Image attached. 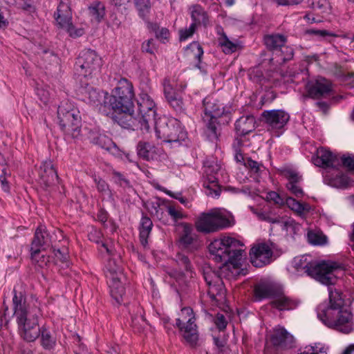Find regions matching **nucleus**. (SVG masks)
<instances>
[{
    "mask_svg": "<svg viewBox=\"0 0 354 354\" xmlns=\"http://www.w3.org/2000/svg\"><path fill=\"white\" fill-rule=\"evenodd\" d=\"M13 316L15 318L18 333L26 342H34L40 335L39 317L41 315L40 303L34 297L26 298L25 289L21 283L13 289Z\"/></svg>",
    "mask_w": 354,
    "mask_h": 354,
    "instance_id": "1",
    "label": "nucleus"
},
{
    "mask_svg": "<svg viewBox=\"0 0 354 354\" xmlns=\"http://www.w3.org/2000/svg\"><path fill=\"white\" fill-rule=\"evenodd\" d=\"M328 299L317 307V316L327 328L348 334L354 330V317L341 292L328 288Z\"/></svg>",
    "mask_w": 354,
    "mask_h": 354,
    "instance_id": "2",
    "label": "nucleus"
},
{
    "mask_svg": "<svg viewBox=\"0 0 354 354\" xmlns=\"http://www.w3.org/2000/svg\"><path fill=\"white\" fill-rule=\"evenodd\" d=\"M214 261L221 263V274L224 277L237 275L245 258L243 243L230 236H221L212 241L209 246Z\"/></svg>",
    "mask_w": 354,
    "mask_h": 354,
    "instance_id": "3",
    "label": "nucleus"
},
{
    "mask_svg": "<svg viewBox=\"0 0 354 354\" xmlns=\"http://www.w3.org/2000/svg\"><path fill=\"white\" fill-rule=\"evenodd\" d=\"M292 266L298 272L304 271L308 276L322 284H333L342 270L337 263L325 261H313L309 255L295 257Z\"/></svg>",
    "mask_w": 354,
    "mask_h": 354,
    "instance_id": "4",
    "label": "nucleus"
},
{
    "mask_svg": "<svg viewBox=\"0 0 354 354\" xmlns=\"http://www.w3.org/2000/svg\"><path fill=\"white\" fill-rule=\"evenodd\" d=\"M134 97L132 84L125 78H121L118 82L116 87L109 95L108 101H104V105L100 108L103 114L115 118V113H127L132 111Z\"/></svg>",
    "mask_w": 354,
    "mask_h": 354,
    "instance_id": "5",
    "label": "nucleus"
},
{
    "mask_svg": "<svg viewBox=\"0 0 354 354\" xmlns=\"http://www.w3.org/2000/svg\"><path fill=\"white\" fill-rule=\"evenodd\" d=\"M138 104V113L134 116L131 111L126 116L128 122L127 127L133 130L140 129L148 131L149 123L154 122L157 118L156 106L151 96L145 92L140 94Z\"/></svg>",
    "mask_w": 354,
    "mask_h": 354,
    "instance_id": "6",
    "label": "nucleus"
},
{
    "mask_svg": "<svg viewBox=\"0 0 354 354\" xmlns=\"http://www.w3.org/2000/svg\"><path fill=\"white\" fill-rule=\"evenodd\" d=\"M254 297L257 301L269 298L272 307L279 310H290L295 308L298 303L286 296L281 290L276 289L272 285L262 283L254 288Z\"/></svg>",
    "mask_w": 354,
    "mask_h": 354,
    "instance_id": "7",
    "label": "nucleus"
},
{
    "mask_svg": "<svg viewBox=\"0 0 354 354\" xmlns=\"http://www.w3.org/2000/svg\"><path fill=\"white\" fill-rule=\"evenodd\" d=\"M232 225L228 212L219 208L202 213L196 221V228L198 232L210 233Z\"/></svg>",
    "mask_w": 354,
    "mask_h": 354,
    "instance_id": "8",
    "label": "nucleus"
},
{
    "mask_svg": "<svg viewBox=\"0 0 354 354\" xmlns=\"http://www.w3.org/2000/svg\"><path fill=\"white\" fill-rule=\"evenodd\" d=\"M57 119L63 131L77 137L80 131L81 117L77 108L71 102H63L58 107Z\"/></svg>",
    "mask_w": 354,
    "mask_h": 354,
    "instance_id": "9",
    "label": "nucleus"
},
{
    "mask_svg": "<svg viewBox=\"0 0 354 354\" xmlns=\"http://www.w3.org/2000/svg\"><path fill=\"white\" fill-rule=\"evenodd\" d=\"M153 123L157 138L163 142H180L185 140L187 137L185 131L176 119L162 117L158 118Z\"/></svg>",
    "mask_w": 354,
    "mask_h": 354,
    "instance_id": "10",
    "label": "nucleus"
},
{
    "mask_svg": "<svg viewBox=\"0 0 354 354\" xmlns=\"http://www.w3.org/2000/svg\"><path fill=\"white\" fill-rule=\"evenodd\" d=\"M104 273L107 279L111 297L118 304H120L124 294L123 281L125 279V277L122 273L121 267L117 263L115 259H109L105 266Z\"/></svg>",
    "mask_w": 354,
    "mask_h": 354,
    "instance_id": "11",
    "label": "nucleus"
},
{
    "mask_svg": "<svg viewBox=\"0 0 354 354\" xmlns=\"http://www.w3.org/2000/svg\"><path fill=\"white\" fill-rule=\"evenodd\" d=\"M203 105V120L206 127L205 133L209 139L214 140L218 138L216 120L223 115L225 109L223 104L212 97L205 98Z\"/></svg>",
    "mask_w": 354,
    "mask_h": 354,
    "instance_id": "12",
    "label": "nucleus"
},
{
    "mask_svg": "<svg viewBox=\"0 0 354 354\" xmlns=\"http://www.w3.org/2000/svg\"><path fill=\"white\" fill-rule=\"evenodd\" d=\"M203 167L206 176V181L204 183L206 194L214 198L218 197L221 190L218 182L223 173L221 162L214 157L208 158L204 162Z\"/></svg>",
    "mask_w": 354,
    "mask_h": 354,
    "instance_id": "13",
    "label": "nucleus"
},
{
    "mask_svg": "<svg viewBox=\"0 0 354 354\" xmlns=\"http://www.w3.org/2000/svg\"><path fill=\"white\" fill-rule=\"evenodd\" d=\"M195 315L189 307L183 308L176 319V326L185 339L190 344H195L198 339L197 326L195 324Z\"/></svg>",
    "mask_w": 354,
    "mask_h": 354,
    "instance_id": "14",
    "label": "nucleus"
},
{
    "mask_svg": "<svg viewBox=\"0 0 354 354\" xmlns=\"http://www.w3.org/2000/svg\"><path fill=\"white\" fill-rule=\"evenodd\" d=\"M261 116L268 131L274 137H279L284 133L290 119L289 114L281 109L266 110Z\"/></svg>",
    "mask_w": 354,
    "mask_h": 354,
    "instance_id": "15",
    "label": "nucleus"
},
{
    "mask_svg": "<svg viewBox=\"0 0 354 354\" xmlns=\"http://www.w3.org/2000/svg\"><path fill=\"white\" fill-rule=\"evenodd\" d=\"M76 66L81 69L82 75L85 77H92L100 72L102 59L95 51L86 49L80 53Z\"/></svg>",
    "mask_w": 354,
    "mask_h": 354,
    "instance_id": "16",
    "label": "nucleus"
},
{
    "mask_svg": "<svg viewBox=\"0 0 354 354\" xmlns=\"http://www.w3.org/2000/svg\"><path fill=\"white\" fill-rule=\"evenodd\" d=\"M203 275L208 286L207 294L209 298L218 304H223L225 301L226 290L221 277L211 268L205 270Z\"/></svg>",
    "mask_w": 354,
    "mask_h": 354,
    "instance_id": "17",
    "label": "nucleus"
},
{
    "mask_svg": "<svg viewBox=\"0 0 354 354\" xmlns=\"http://www.w3.org/2000/svg\"><path fill=\"white\" fill-rule=\"evenodd\" d=\"M273 252L270 245L266 243H257L250 251L251 263L255 267H262L272 261Z\"/></svg>",
    "mask_w": 354,
    "mask_h": 354,
    "instance_id": "18",
    "label": "nucleus"
},
{
    "mask_svg": "<svg viewBox=\"0 0 354 354\" xmlns=\"http://www.w3.org/2000/svg\"><path fill=\"white\" fill-rule=\"evenodd\" d=\"M322 176L324 183L333 187L347 189L354 186V180L347 174L340 172L338 167L324 171Z\"/></svg>",
    "mask_w": 354,
    "mask_h": 354,
    "instance_id": "19",
    "label": "nucleus"
},
{
    "mask_svg": "<svg viewBox=\"0 0 354 354\" xmlns=\"http://www.w3.org/2000/svg\"><path fill=\"white\" fill-rule=\"evenodd\" d=\"M164 93L167 102L176 111H181L183 109V103L181 97L176 93L177 91H183L185 87L186 84L180 83L177 84L174 80H165L163 84Z\"/></svg>",
    "mask_w": 354,
    "mask_h": 354,
    "instance_id": "20",
    "label": "nucleus"
},
{
    "mask_svg": "<svg viewBox=\"0 0 354 354\" xmlns=\"http://www.w3.org/2000/svg\"><path fill=\"white\" fill-rule=\"evenodd\" d=\"M178 245L180 248L193 250L196 249L200 243L198 236L194 232L192 226L187 223L178 225Z\"/></svg>",
    "mask_w": 354,
    "mask_h": 354,
    "instance_id": "21",
    "label": "nucleus"
},
{
    "mask_svg": "<svg viewBox=\"0 0 354 354\" xmlns=\"http://www.w3.org/2000/svg\"><path fill=\"white\" fill-rule=\"evenodd\" d=\"M313 162L316 166L322 167L324 171H329L332 168L340 167L339 156L325 147L317 149L316 156L313 158Z\"/></svg>",
    "mask_w": 354,
    "mask_h": 354,
    "instance_id": "22",
    "label": "nucleus"
},
{
    "mask_svg": "<svg viewBox=\"0 0 354 354\" xmlns=\"http://www.w3.org/2000/svg\"><path fill=\"white\" fill-rule=\"evenodd\" d=\"M48 234L46 231V227L43 225L39 226L35 231L34 239L31 243L30 257L33 261L39 263L40 266H43L44 263H40L37 259V256L39 254L40 250H44V246L48 244Z\"/></svg>",
    "mask_w": 354,
    "mask_h": 354,
    "instance_id": "23",
    "label": "nucleus"
},
{
    "mask_svg": "<svg viewBox=\"0 0 354 354\" xmlns=\"http://www.w3.org/2000/svg\"><path fill=\"white\" fill-rule=\"evenodd\" d=\"M38 174V182L44 188L54 184L58 178L50 160H46L41 162Z\"/></svg>",
    "mask_w": 354,
    "mask_h": 354,
    "instance_id": "24",
    "label": "nucleus"
},
{
    "mask_svg": "<svg viewBox=\"0 0 354 354\" xmlns=\"http://www.w3.org/2000/svg\"><path fill=\"white\" fill-rule=\"evenodd\" d=\"M272 344L277 347L286 348L290 347L293 342V337L283 327H275L270 337Z\"/></svg>",
    "mask_w": 354,
    "mask_h": 354,
    "instance_id": "25",
    "label": "nucleus"
},
{
    "mask_svg": "<svg viewBox=\"0 0 354 354\" xmlns=\"http://www.w3.org/2000/svg\"><path fill=\"white\" fill-rule=\"evenodd\" d=\"M259 217L263 220L278 224L287 234L290 236L297 234L301 229V225L290 218L281 220L273 219L269 216H266L263 214H259Z\"/></svg>",
    "mask_w": 354,
    "mask_h": 354,
    "instance_id": "26",
    "label": "nucleus"
},
{
    "mask_svg": "<svg viewBox=\"0 0 354 354\" xmlns=\"http://www.w3.org/2000/svg\"><path fill=\"white\" fill-rule=\"evenodd\" d=\"M331 83L324 78L318 79L314 84H308L309 95L314 98H319L328 95L331 91Z\"/></svg>",
    "mask_w": 354,
    "mask_h": 354,
    "instance_id": "27",
    "label": "nucleus"
},
{
    "mask_svg": "<svg viewBox=\"0 0 354 354\" xmlns=\"http://www.w3.org/2000/svg\"><path fill=\"white\" fill-rule=\"evenodd\" d=\"M57 24L62 28L68 26L72 20V13L68 3L61 1L54 14Z\"/></svg>",
    "mask_w": 354,
    "mask_h": 354,
    "instance_id": "28",
    "label": "nucleus"
},
{
    "mask_svg": "<svg viewBox=\"0 0 354 354\" xmlns=\"http://www.w3.org/2000/svg\"><path fill=\"white\" fill-rule=\"evenodd\" d=\"M284 176L288 180L286 185L288 189L297 197L302 196L304 192L299 185L301 180V176L299 174L295 171L289 169L284 171Z\"/></svg>",
    "mask_w": 354,
    "mask_h": 354,
    "instance_id": "29",
    "label": "nucleus"
},
{
    "mask_svg": "<svg viewBox=\"0 0 354 354\" xmlns=\"http://www.w3.org/2000/svg\"><path fill=\"white\" fill-rule=\"evenodd\" d=\"M236 133L239 136L246 135L255 129V118L252 115H243L235 123Z\"/></svg>",
    "mask_w": 354,
    "mask_h": 354,
    "instance_id": "30",
    "label": "nucleus"
},
{
    "mask_svg": "<svg viewBox=\"0 0 354 354\" xmlns=\"http://www.w3.org/2000/svg\"><path fill=\"white\" fill-rule=\"evenodd\" d=\"M137 153L142 158L149 160L157 158L158 149L148 142H140L137 147Z\"/></svg>",
    "mask_w": 354,
    "mask_h": 354,
    "instance_id": "31",
    "label": "nucleus"
},
{
    "mask_svg": "<svg viewBox=\"0 0 354 354\" xmlns=\"http://www.w3.org/2000/svg\"><path fill=\"white\" fill-rule=\"evenodd\" d=\"M285 203L297 215L302 218L311 210V206L308 203H300L292 197L286 198Z\"/></svg>",
    "mask_w": 354,
    "mask_h": 354,
    "instance_id": "32",
    "label": "nucleus"
},
{
    "mask_svg": "<svg viewBox=\"0 0 354 354\" xmlns=\"http://www.w3.org/2000/svg\"><path fill=\"white\" fill-rule=\"evenodd\" d=\"M192 23L195 26L207 23V16L204 9L200 5H193L189 8Z\"/></svg>",
    "mask_w": 354,
    "mask_h": 354,
    "instance_id": "33",
    "label": "nucleus"
},
{
    "mask_svg": "<svg viewBox=\"0 0 354 354\" xmlns=\"http://www.w3.org/2000/svg\"><path fill=\"white\" fill-rule=\"evenodd\" d=\"M108 97L109 94L107 93L98 91L95 88H91L88 90V98L89 102L94 106H100V111L101 106L104 105V101H108Z\"/></svg>",
    "mask_w": 354,
    "mask_h": 354,
    "instance_id": "34",
    "label": "nucleus"
},
{
    "mask_svg": "<svg viewBox=\"0 0 354 354\" xmlns=\"http://www.w3.org/2000/svg\"><path fill=\"white\" fill-rule=\"evenodd\" d=\"M152 225V221L149 217L143 216L142 218L140 227V240L144 247L147 245V239L151 232Z\"/></svg>",
    "mask_w": 354,
    "mask_h": 354,
    "instance_id": "35",
    "label": "nucleus"
},
{
    "mask_svg": "<svg viewBox=\"0 0 354 354\" xmlns=\"http://www.w3.org/2000/svg\"><path fill=\"white\" fill-rule=\"evenodd\" d=\"M266 46L271 50H277L283 47L286 42V38L281 35H271L264 37Z\"/></svg>",
    "mask_w": 354,
    "mask_h": 354,
    "instance_id": "36",
    "label": "nucleus"
},
{
    "mask_svg": "<svg viewBox=\"0 0 354 354\" xmlns=\"http://www.w3.org/2000/svg\"><path fill=\"white\" fill-rule=\"evenodd\" d=\"M94 181L96 184L97 189L101 193L104 200L113 201V196L111 190L108 184L102 178L95 176Z\"/></svg>",
    "mask_w": 354,
    "mask_h": 354,
    "instance_id": "37",
    "label": "nucleus"
},
{
    "mask_svg": "<svg viewBox=\"0 0 354 354\" xmlns=\"http://www.w3.org/2000/svg\"><path fill=\"white\" fill-rule=\"evenodd\" d=\"M309 243L313 245H324L327 242V237L319 230H309L307 233Z\"/></svg>",
    "mask_w": 354,
    "mask_h": 354,
    "instance_id": "38",
    "label": "nucleus"
},
{
    "mask_svg": "<svg viewBox=\"0 0 354 354\" xmlns=\"http://www.w3.org/2000/svg\"><path fill=\"white\" fill-rule=\"evenodd\" d=\"M135 4L138 11L139 16L144 20L148 19L149 14L151 10L150 0H134Z\"/></svg>",
    "mask_w": 354,
    "mask_h": 354,
    "instance_id": "39",
    "label": "nucleus"
},
{
    "mask_svg": "<svg viewBox=\"0 0 354 354\" xmlns=\"http://www.w3.org/2000/svg\"><path fill=\"white\" fill-rule=\"evenodd\" d=\"M164 201L158 200L155 202L149 203L147 207L150 214L158 219L163 218L164 209L162 205Z\"/></svg>",
    "mask_w": 354,
    "mask_h": 354,
    "instance_id": "40",
    "label": "nucleus"
},
{
    "mask_svg": "<svg viewBox=\"0 0 354 354\" xmlns=\"http://www.w3.org/2000/svg\"><path fill=\"white\" fill-rule=\"evenodd\" d=\"M89 14L92 19L99 22L104 17L105 15L104 6L101 3H95L88 8Z\"/></svg>",
    "mask_w": 354,
    "mask_h": 354,
    "instance_id": "41",
    "label": "nucleus"
},
{
    "mask_svg": "<svg viewBox=\"0 0 354 354\" xmlns=\"http://www.w3.org/2000/svg\"><path fill=\"white\" fill-rule=\"evenodd\" d=\"M218 44L226 54L232 53L236 49V44L230 41L225 33H222L218 38Z\"/></svg>",
    "mask_w": 354,
    "mask_h": 354,
    "instance_id": "42",
    "label": "nucleus"
},
{
    "mask_svg": "<svg viewBox=\"0 0 354 354\" xmlns=\"http://www.w3.org/2000/svg\"><path fill=\"white\" fill-rule=\"evenodd\" d=\"M95 144L98 145L102 149L109 151H113L116 149L115 145L112 142L111 138L104 136L100 135L95 141Z\"/></svg>",
    "mask_w": 354,
    "mask_h": 354,
    "instance_id": "43",
    "label": "nucleus"
},
{
    "mask_svg": "<svg viewBox=\"0 0 354 354\" xmlns=\"http://www.w3.org/2000/svg\"><path fill=\"white\" fill-rule=\"evenodd\" d=\"M41 342L45 349L50 350L55 345V339L50 335L46 329L41 330Z\"/></svg>",
    "mask_w": 354,
    "mask_h": 354,
    "instance_id": "44",
    "label": "nucleus"
},
{
    "mask_svg": "<svg viewBox=\"0 0 354 354\" xmlns=\"http://www.w3.org/2000/svg\"><path fill=\"white\" fill-rule=\"evenodd\" d=\"M176 261L178 263L183 267L185 269V273H184V275L187 277H193V272L192 271V266L189 263V261L188 258L181 254H178L177 255Z\"/></svg>",
    "mask_w": 354,
    "mask_h": 354,
    "instance_id": "45",
    "label": "nucleus"
},
{
    "mask_svg": "<svg viewBox=\"0 0 354 354\" xmlns=\"http://www.w3.org/2000/svg\"><path fill=\"white\" fill-rule=\"evenodd\" d=\"M312 7L320 13H329L330 6L328 0H312Z\"/></svg>",
    "mask_w": 354,
    "mask_h": 354,
    "instance_id": "46",
    "label": "nucleus"
},
{
    "mask_svg": "<svg viewBox=\"0 0 354 354\" xmlns=\"http://www.w3.org/2000/svg\"><path fill=\"white\" fill-rule=\"evenodd\" d=\"M187 54L190 53L191 55L193 56L196 59L201 62V59L203 55V50L200 44L197 42L192 43L187 47Z\"/></svg>",
    "mask_w": 354,
    "mask_h": 354,
    "instance_id": "47",
    "label": "nucleus"
},
{
    "mask_svg": "<svg viewBox=\"0 0 354 354\" xmlns=\"http://www.w3.org/2000/svg\"><path fill=\"white\" fill-rule=\"evenodd\" d=\"M153 30L156 34V38L160 40L162 42L165 43L169 40L170 33L167 28L163 27H156L155 25L153 28Z\"/></svg>",
    "mask_w": 354,
    "mask_h": 354,
    "instance_id": "48",
    "label": "nucleus"
},
{
    "mask_svg": "<svg viewBox=\"0 0 354 354\" xmlns=\"http://www.w3.org/2000/svg\"><path fill=\"white\" fill-rule=\"evenodd\" d=\"M241 145V140L240 139H236L235 142L233 144V148L234 149L235 155L234 158L237 162L241 163L244 165V162H246L247 159H245L241 153L240 146Z\"/></svg>",
    "mask_w": 354,
    "mask_h": 354,
    "instance_id": "49",
    "label": "nucleus"
},
{
    "mask_svg": "<svg viewBox=\"0 0 354 354\" xmlns=\"http://www.w3.org/2000/svg\"><path fill=\"white\" fill-rule=\"evenodd\" d=\"M167 212L169 216L174 220L177 221L186 217V215L182 211V209L176 208L174 205L167 206Z\"/></svg>",
    "mask_w": 354,
    "mask_h": 354,
    "instance_id": "50",
    "label": "nucleus"
},
{
    "mask_svg": "<svg viewBox=\"0 0 354 354\" xmlns=\"http://www.w3.org/2000/svg\"><path fill=\"white\" fill-rule=\"evenodd\" d=\"M340 160V166L343 165L350 171L354 172V156L353 155H343L339 156Z\"/></svg>",
    "mask_w": 354,
    "mask_h": 354,
    "instance_id": "51",
    "label": "nucleus"
},
{
    "mask_svg": "<svg viewBox=\"0 0 354 354\" xmlns=\"http://www.w3.org/2000/svg\"><path fill=\"white\" fill-rule=\"evenodd\" d=\"M196 29L194 24H191L189 28L179 30V38L180 41H185L191 37Z\"/></svg>",
    "mask_w": 354,
    "mask_h": 354,
    "instance_id": "52",
    "label": "nucleus"
},
{
    "mask_svg": "<svg viewBox=\"0 0 354 354\" xmlns=\"http://www.w3.org/2000/svg\"><path fill=\"white\" fill-rule=\"evenodd\" d=\"M64 28L66 30L69 35L72 37H78L84 33L83 28H75L72 23H71L68 26H66Z\"/></svg>",
    "mask_w": 354,
    "mask_h": 354,
    "instance_id": "53",
    "label": "nucleus"
},
{
    "mask_svg": "<svg viewBox=\"0 0 354 354\" xmlns=\"http://www.w3.org/2000/svg\"><path fill=\"white\" fill-rule=\"evenodd\" d=\"M3 315L0 317V329L3 324H6L10 318V315L8 309V306L6 305L5 301L3 303Z\"/></svg>",
    "mask_w": 354,
    "mask_h": 354,
    "instance_id": "54",
    "label": "nucleus"
},
{
    "mask_svg": "<svg viewBox=\"0 0 354 354\" xmlns=\"http://www.w3.org/2000/svg\"><path fill=\"white\" fill-rule=\"evenodd\" d=\"M99 245V250L101 252H106L108 255L111 257L115 256V249L112 245H109L106 243H103L102 241L97 243Z\"/></svg>",
    "mask_w": 354,
    "mask_h": 354,
    "instance_id": "55",
    "label": "nucleus"
},
{
    "mask_svg": "<svg viewBox=\"0 0 354 354\" xmlns=\"http://www.w3.org/2000/svg\"><path fill=\"white\" fill-rule=\"evenodd\" d=\"M36 93L41 100V101H42L44 103H46L49 100V91L43 87H37L36 89Z\"/></svg>",
    "mask_w": 354,
    "mask_h": 354,
    "instance_id": "56",
    "label": "nucleus"
},
{
    "mask_svg": "<svg viewBox=\"0 0 354 354\" xmlns=\"http://www.w3.org/2000/svg\"><path fill=\"white\" fill-rule=\"evenodd\" d=\"M307 32L310 35H313L318 38H325L328 36H332L333 34L330 32H328L325 30H316V29H310L307 31Z\"/></svg>",
    "mask_w": 354,
    "mask_h": 354,
    "instance_id": "57",
    "label": "nucleus"
},
{
    "mask_svg": "<svg viewBox=\"0 0 354 354\" xmlns=\"http://www.w3.org/2000/svg\"><path fill=\"white\" fill-rule=\"evenodd\" d=\"M154 41L153 39L144 41L142 44V50L150 54L153 53Z\"/></svg>",
    "mask_w": 354,
    "mask_h": 354,
    "instance_id": "58",
    "label": "nucleus"
},
{
    "mask_svg": "<svg viewBox=\"0 0 354 354\" xmlns=\"http://www.w3.org/2000/svg\"><path fill=\"white\" fill-rule=\"evenodd\" d=\"M55 256L57 261H59L61 263L65 264L66 267L69 266L68 262V254L66 252H62L60 250L55 251Z\"/></svg>",
    "mask_w": 354,
    "mask_h": 354,
    "instance_id": "59",
    "label": "nucleus"
},
{
    "mask_svg": "<svg viewBox=\"0 0 354 354\" xmlns=\"http://www.w3.org/2000/svg\"><path fill=\"white\" fill-rule=\"evenodd\" d=\"M341 80L343 83L350 86H354V73H347L343 74L341 77Z\"/></svg>",
    "mask_w": 354,
    "mask_h": 354,
    "instance_id": "60",
    "label": "nucleus"
},
{
    "mask_svg": "<svg viewBox=\"0 0 354 354\" xmlns=\"http://www.w3.org/2000/svg\"><path fill=\"white\" fill-rule=\"evenodd\" d=\"M215 324L219 330L224 329L227 326V321L222 314H217L215 319Z\"/></svg>",
    "mask_w": 354,
    "mask_h": 354,
    "instance_id": "61",
    "label": "nucleus"
},
{
    "mask_svg": "<svg viewBox=\"0 0 354 354\" xmlns=\"http://www.w3.org/2000/svg\"><path fill=\"white\" fill-rule=\"evenodd\" d=\"M245 167L250 168L252 171L257 173L260 170L261 165L257 162L250 159H247L246 162H244Z\"/></svg>",
    "mask_w": 354,
    "mask_h": 354,
    "instance_id": "62",
    "label": "nucleus"
},
{
    "mask_svg": "<svg viewBox=\"0 0 354 354\" xmlns=\"http://www.w3.org/2000/svg\"><path fill=\"white\" fill-rule=\"evenodd\" d=\"M114 182L119 184L120 186H126L129 185V182L122 176V174L118 172L113 173Z\"/></svg>",
    "mask_w": 354,
    "mask_h": 354,
    "instance_id": "63",
    "label": "nucleus"
},
{
    "mask_svg": "<svg viewBox=\"0 0 354 354\" xmlns=\"http://www.w3.org/2000/svg\"><path fill=\"white\" fill-rule=\"evenodd\" d=\"M268 198L273 201L276 204H283L285 201L283 199L275 192H269Z\"/></svg>",
    "mask_w": 354,
    "mask_h": 354,
    "instance_id": "64",
    "label": "nucleus"
}]
</instances>
